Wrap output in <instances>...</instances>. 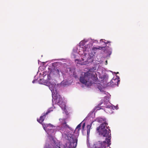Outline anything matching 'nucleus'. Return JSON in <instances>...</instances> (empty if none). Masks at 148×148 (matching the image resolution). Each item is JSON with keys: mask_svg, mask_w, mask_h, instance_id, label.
Listing matches in <instances>:
<instances>
[{"mask_svg": "<svg viewBox=\"0 0 148 148\" xmlns=\"http://www.w3.org/2000/svg\"><path fill=\"white\" fill-rule=\"evenodd\" d=\"M71 80H68L66 79H64V80L61 82V85L64 86L69 85L71 84Z\"/></svg>", "mask_w": 148, "mask_h": 148, "instance_id": "obj_12", "label": "nucleus"}, {"mask_svg": "<svg viewBox=\"0 0 148 148\" xmlns=\"http://www.w3.org/2000/svg\"><path fill=\"white\" fill-rule=\"evenodd\" d=\"M108 62H107V61L106 60V65H107V64Z\"/></svg>", "mask_w": 148, "mask_h": 148, "instance_id": "obj_17", "label": "nucleus"}, {"mask_svg": "<svg viewBox=\"0 0 148 148\" xmlns=\"http://www.w3.org/2000/svg\"><path fill=\"white\" fill-rule=\"evenodd\" d=\"M66 119L64 118L59 119V122L56 127V128L58 131H60L62 133L61 131L65 132L66 131L65 129L66 127H69L66 124Z\"/></svg>", "mask_w": 148, "mask_h": 148, "instance_id": "obj_8", "label": "nucleus"}, {"mask_svg": "<svg viewBox=\"0 0 148 148\" xmlns=\"http://www.w3.org/2000/svg\"><path fill=\"white\" fill-rule=\"evenodd\" d=\"M99 77L101 79V82L100 83L96 82L95 83V86L96 88H98L101 92L103 94H106V93H104V87L103 86L102 84H103V81L104 80H106L107 77V75L105 74H99Z\"/></svg>", "mask_w": 148, "mask_h": 148, "instance_id": "obj_7", "label": "nucleus"}, {"mask_svg": "<svg viewBox=\"0 0 148 148\" xmlns=\"http://www.w3.org/2000/svg\"><path fill=\"white\" fill-rule=\"evenodd\" d=\"M107 97L106 96H105V97Z\"/></svg>", "mask_w": 148, "mask_h": 148, "instance_id": "obj_20", "label": "nucleus"}, {"mask_svg": "<svg viewBox=\"0 0 148 148\" xmlns=\"http://www.w3.org/2000/svg\"><path fill=\"white\" fill-rule=\"evenodd\" d=\"M53 107H51V108H49V109L47 111L46 113H45L47 115L51 111H53Z\"/></svg>", "mask_w": 148, "mask_h": 148, "instance_id": "obj_14", "label": "nucleus"}, {"mask_svg": "<svg viewBox=\"0 0 148 148\" xmlns=\"http://www.w3.org/2000/svg\"><path fill=\"white\" fill-rule=\"evenodd\" d=\"M96 61L97 62L96 63H97L99 64V63H102V61L101 60H100L99 61H98V60H96Z\"/></svg>", "mask_w": 148, "mask_h": 148, "instance_id": "obj_16", "label": "nucleus"}, {"mask_svg": "<svg viewBox=\"0 0 148 148\" xmlns=\"http://www.w3.org/2000/svg\"><path fill=\"white\" fill-rule=\"evenodd\" d=\"M105 41L103 39L99 40L91 38L84 39L74 48L71 57L74 58L79 56L81 57V59L75 60L77 64L81 65L89 64L93 61V56L96 51L103 49L107 44L111 42Z\"/></svg>", "mask_w": 148, "mask_h": 148, "instance_id": "obj_1", "label": "nucleus"}, {"mask_svg": "<svg viewBox=\"0 0 148 148\" xmlns=\"http://www.w3.org/2000/svg\"><path fill=\"white\" fill-rule=\"evenodd\" d=\"M112 48L109 47H106L104 51V53L106 55V57H109L111 54Z\"/></svg>", "mask_w": 148, "mask_h": 148, "instance_id": "obj_11", "label": "nucleus"}, {"mask_svg": "<svg viewBox=\"0 0 148 148\" xmlns=\"http://www.w3.org/2000/svg\"><path fill=\"white\" fill-rule=\"evenodd\" d=\"M96 68L93 67L86 72H83L79 76V80L80 83L87 87H89L92 84V80L97 81V75L96 73Z\"/></svg>", "mask_w": 148, "mask_h": 148, "instance_id": "obj_5", "label": "nucleus"}, {"mask_svg": "<svg viewBox=\"0 0 148 148\" xmlns=\"http://www.w3.org/2000/svg\"><path fill=\"white\" fill-rule=\"evenodd\" d=\"M95 121H97L99 123H102L100 126L97 128V130L99 132V134L102 135L103 136L108 137L106 138L105 141L103 142L102 143H101L100 141L95 144L93 147H90V148H110L109 145L111 144L110 139L111 134L110 130L108 129L106 126L108 123L106 122V119L104 117H99L94 120L90 125L87 126V144L88 146L89 144H88L89 139V136L90 130L92 123Z\"/></svg>", "mask_w": 148, "mask_h": 148, "instance_id": "obj_3", "label": "nucleus"}, {"mask_svg": "<svg viewBox=\"0 0 148 148\" xmlns=\"http://www.w3.org/2000/svg\"><path fill=\"white\" fill-rule=\"evenodd\" d=\"M42 127L44 129L47 133L48 135L51 137V138H52V140L51 141V142H53L54 143L53 144L54 145L53 148H55L56 147H57V146H59L58 145H56L54 140H53L52 137V136H53L55 134L56 130L54 129L51 128H53V127H56L51 124H42ZM45 147V148H51V147H50L49 145L47 146V145H46Z\"/></svg>", "mask_w": 148, "mask_h": 148, "instance_id": "obj_6", "label": "nucleus"}, {"mask_svg": "<svg viewBox=\"0 0 148 148\" xmlns=\"http://www.w3.org/2000/svg\"><path fill=\"white\" fill-rule=\"evenodd\" d=\"M61 72L62 74H63V72H62V71H61Z\"/></svg>", "mask_w": 148, "mask_h": 148, "instance_id": "obj_18", "label": "nucleus"}, {"mask_svg": "<svg viewBox=\"0 0 148 148\" xmlns=\"http://www.w3.org/2000/svg\"><path fill=\"white\" fill-rule=\"evenodd\" d=\"M60 71L58 69H51L48 71H45L42 74L43 78H42L41 73H37V75L35 76L34 80L32 81L33 83L38 82L39 84H43L48 86L52 92L53 98L52 102L54 108L57 106L60 107L62 110H64L65 109V103L64 99L58 93V85L55 83L56 81L51 79V75H59Z\"/></svg>", "mask_w": 148, "mask_h": 148, "instance_id": "obj_2", "label": "nucleus"}, {"mask_svg": "<svg viewBox=\"0 0 148 148\" xmlns=\"http://www.w3.org/2000/svg\"><path fill=\"white\" fill-rule=\"evenodd\" d=\"M120 82V78L119 77L116 76L114 77L110 81L111 84L112 85L118 86Z\"/></svg>", "mask_w": 148, "mask_h": 148, "instance_id": "obj_10", "label": "nucleus"}, {"mask_svg": "<svg viewBox=\"0 0 148 148\" xmlns=\"http://www.w3.org/2000/svg\"><path fill=\"white\" fill-rule=\"evenodd\" d=\"M100 106L99 105L98 107H96L95 109L96 110H99L101 109H102V108H101L100 107Z\"/></svg>", "mask_w": 148, "mask_h": 148, "instance_id": "obj_15", "label": "nucleus"}, {"mask_svg": "<svg viewBox=\"0 0 148 148\" xmlns=\"http://www.w3.org/2000/svg\"><path fill=\"white\" fill-rule=\"evenodd\" d=\"M46 115L47 114H44L43 116H40V119H37V120L42 125V124H43L42 123L44 120V119L46 118Z\"/></svg>", "mask_w": 148, "mask_h": 148, "instance_id": "obj_13", "label": "nucleus"}, {"mask_svg": "<svg viewBox=\"0 0 148 148\" xmlns=\"http://www.w3.org/2000/svg\"><path fill=\"white\" fill-rule=\"evenodd\" d=\"M105 107L104 110L106 113L109 114L112 113L113 112V110L114 109L118 110L119 108L118 105L115 106L110 103L106 105Z\"/></svg>", "mask_w": 148, "mask_h": 148, "instance_id": "obj_9", "label": "nucleus"}, {"mask_svg": "<svg viewBox=\"0 0 148 148\" xmlns=\"http://www.w3.org/2000/svg\"><path fill=\"white\" fill-rule=\"evenodd\" d=\"M116 73L117 74L119 73V72H117Z\"/></svg>", "mask_w": 148, "mask_h": 148, "instance_id": "obj_19", "label": "nucleus"}, {"mask_svg": "<svg viewBox=\"0 0 148 148\" xmlns=\"http://www.w3.org/2000/svg\"><path fill=\"white\" fill-rule=\"evenodd\" d=\"M85 125V123L83 121L76 127L74 132L75 135L73 134V130L70 127H66L65 129L66 131L65 132L61 131L62 138L67 140L66 143L63 146H57L55 148H75L77 144V138L79 134V130L82 127V131H83Z\"/></svg>", "mask_w": 148, "mask_h": 148, "instance_id": "obj_4", "label": "nucleus"}]
</instances>
